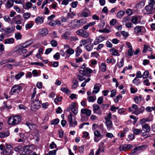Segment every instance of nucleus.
Instances as JSON below:
<instances>
[{
    "label": "nucleus",
    "mask_w": 155,
    "mask_h": 155,
    "mask_svg": "<svg viewBox=\"0 0 155 155\" xmlns=\"http://www.w3.org/2000/svg\"><path fill=\"white\" fill-rule=\"evenodd\" d=\"M36 88L35 87L33 90V92L31 97V101L32 102L31 104V108L32 111H35L39 109L41 106V102L40 101L39 97L40 94H37L36 98L35 97L36 93Z\"/></svg>",
    "instance_id": "1"
},
{
    "label": "nucleus",
    "mask_w": 155,
    "mask_h": 155,
    "mask_svg": "<svg viewBox=\"0 0 155 155\" xmlns=\"http://www.w3.org/2000/svg\"><path fill=\"white\" fill-rule=\"evenodd\" d=\"M87 23V19L82 18L80 20L75 19L68 24L69 26L72 28H79Z\"/></svg>",
    "instance_id": "2"
},
{
    "label": "nucleus",
    "mask_w": 155,
    "mask_h": 155,
    "mask_svg": "<svg viewBox=\"0 0 155 155\" xmlns=\"http://www.w3.org/2000/svg\"><path fill=\"white\" fill-rule=\"evenodd\" d=\"M21 120L20 116H15L9 118L8 120V123L9 125H15L17 124Z\"/></svg>",
    "instance_id": "3"
},
{
    "label": "nucleus",
    "mask_w": 155,
    "mask_h": 155,
    "mask_svg": "<svg viewBox=\"0 0 155 155\" xmlns=\"http://www.w3.org/2000/svg\"><path fill=\"white\" fill-rule=\"evenodd\" d=\"M77 34L84 38L88 37L89 36V33L83 29H79L76 31Z\"/></svg>",
    "instance_id": "4"
},
{
    "label": "nucleus",
    "mask_w": 155,
    "mask_h": 155,
    "mask_svg": "<svg viewBox=\"0 0 155 155\" xmlns=\"http://www.w3.org/2000/svg\"><path fill=\"white\" fill-rule=\"evenodd\" d=\"M13 153L12 146L6 144V148L3 151V154L5 155H11Z\"/></svg>",
    "instance_id": "5"
},
{
    "label": "nucleus",
    "mask_w": 155,
    "mask_h": 155,
    "mask_svg": "<svg viewBox=\"0 0 155 155\" xmlns=\"http://www.w3.org/2000/svg\"><path fill=\"white\" fill-rule=\"evenodd\" d=\"M22 89L21 87L18 84L14 85L11 90V92L13 93H18Z\"/></svg>",
    "instance_id": "6"
},
{
    "label": "nucleus",
    "mask_w": 155,
    "mask_h": 155,
    "mask_svg": "<svg viewBox=\"0 0 155 155\" xmlns=\"http://www.w3.org/2000/svg\"><path fill=\"white\" fill-rule=\"evenodd\" d=\"M30 146L29 145L25 146L23 147L22 155H28L30 152L29 148Z\"/></svg>",
    "instance_id": "7"
},
{
    "label": "nucleus",
    "mask_w": 155,
    "mask_h": 155,
    "mask_svg": "<svg viewBox=\"0 0 155 155\" xmlns=\"http://www.w3.org/2000/svg\"><path fill=\"white\" fill-rule=\"evenodd\" d=\"M13 19L15 23L17 25L21 24L22 20V19L20 15H18L15 16L13 18Z\"/></svg>",
    "instance_id": "8"
},
{
    "label": "nucleus",
    "mask_w": 155,
    "mask_h": 155,
    "mask_svg": "<svg viewBox=\"0 0 155 155\" xmlns=\"http://www.w3.org/2000/svg\"><path fill=\"white\" fill-rule=\"evenodd\" d=\"M101 85L100 83H97L95 84L94 85V90L92 93L93 94H96L99 91L100 87H101Z\"/></svg>",
    "instance_id": "9"
},
{
    "label": "nucleus",
    "mask_w": 155,
    "mask_h": 155,
    "mask_svg": "<svg viewBox=\"0 0 155 155\" xmlns=\"http://www.w3.org/2000/svg\"><path fill=\"white\" fill-rule=\"evenodd\" d=\"M143 147V146H140L134 148L131 150L130 153L131 155H137V154L138 151L141 150L142 149V148Z\"/></svg>",
    "instance_id": "10"
},
{
    "label": "nucleus",
    "mask_w": 155,
    "mask_h": 155,
    "mask_svg": "<svg viewBox=\"0 0 155 155\" xmlns=\"http://www.w3.org/2000/svg\"><path fill=\"white\" fill-rule=\"evenodd\" d=\"M2 29L4 31L5 33L6 34L12 33L14 32L15 30L14 26H12L10 28H7L4 30L3 29Z\"/></svg>",
    "instance_id": "11"
},
{
    "label": "nucleus",
    "mask_w": 155,
    "mask_h": 155,
    "mask_svg": "<svg viewBox=\"0 0 155 155\" xmlns=\"http://www.w3.org/2000/svg\"><path fill=\"white\" fill-rule=\"evenodd\" d=\"M154 7L151 5H147L145 7V9L147 12V14H150L153 13Z\"/></svg>",
    "instance_id": "12"
},
{
    "label": "nucleus",
    "mask_w": 155,
    "mask_h": 155,
    "mask_svg": "<svg viewBox=\"0 0 155 155\" xmlns=\"http://www.w3.org/2000/svg\"><path fill=\"white\" fill-rule=\"evenodd\" d=\"M105 123L108 130H110L113 129V124L111 120L105 121Z\"/></svg>",
    "instance_id": "13"
},
{
    "label": "nucleus",
    "mask_w": 155,
    "mask_h": 155,
    "mask_svg": "<svg viewBox=\"0 0 155 155\" xmlns=\"http://www.w3.org/2000/svg\"><path fill=\"white\" fill-rule=\"evenodd\" d=\"M25 124L31 130H33L37 127V126L35 124H32L28 121H26Z\"/></svg>",
    "instance_id": "14"
},
{
    "label": "nucleus",
    "mask_w": 155,
    "mask_h": 155,
    "mask_svg": "<svg viewBox=\"0 0 155 155\" xmlns=\"http://www.w3.org/2000/svg\"><path fill=\"white\" fill-rule=\"evenodd\" d=\"M81 113L85 114L86 115L90 116L91 115V111L90 110L86 108H82L81 110Z\"/></svg>",
    "instance_id": "15"
},
{
    "label": "nucleus",
    "mask_w": 155,
    "mask_h": 155,
    "mask_svg": "<svg viewBox=\"0 0 155 155\" xmlns=\"http://www.w3.org/2000/svg\"><path fill=\"white\" fill-rule=\"evenodd\" d=\"M44 18L42 17L38 16L35 20V21L37 24H40L42 23L44 21Z\"/></svg>",
    "instance_id": "16"
},
{
    "label": "nucleus",
    "mask_w": 155,
    "mask_h": 155,
    "mask_svg": "<svg viewBox=\"0 0 155 155\" xmlns=\"http://www.w3.org/2000/svg\"><path fill=\"white\" fill-rule=\"evenodd\" d=\"M14 3L13 0H8L5 5L6 8L7 9L12 8L13 5Z\"/></svg>",
    "instance_id": "17"
},
{
    "label": "nucleus",
    "mask_w": 155,
    "mask_h": 155,
    "mask_svg": "<svg viewBox=\"0 0 155 155\" xmlns=\"http://www.w3.org/2000/svg\"><path fill=\"white\" fill-rule=\"evenodd\" d=\"M72 117L73 115L71 113H70L68 116V121L69 122L70 127H72L73 126L72 122Z\"/></svg>",
    "instance_id": "18"
},
{
    "label": "nucleus",
    "mask_w": 155,
    "mask_h": 155,
    "mask_svg": "<svg viewBox=\"0 0 155 155\" xmlns=\"http://www.w3.org/2000/svg\"><path fill=\"white\" fill-rule=\"evenodd\" d=\"M143 28V27L142 26H136L134 28V32L137 34V35H138V33L141 32L142 28Z\"/></svg>",
    "instance_id": "19"
},
{
    "label": "nucleus",
    "mask_w": 155,
    "mask_h": 155,
    "mask_svg": "<svg viewBox=\"0 0 155 155\" xmlns=\"http://www.w3.org/2000/svg\"><path fill=\"white\" fill-rule=\"evenodd\" d=\"M142 128L143 130L145 132H149L150 129V126L147 124H146L142 125Z\"/></svg>",
    "instance_id": "20"
},
{
    "label": "nucleus",
    "mask_w": 155,
    "mask_h": 155,
    "mask_svg": "<svg viewBox=\"0 0 155 155\" xmlns=\"http://www.w3.org/2000/svg\"><path fill=\"white\" fill-rule=\"evenodd\" d=\"M95 24V21H93L92 22H90L89 23L87 24V25H85L83 27V30L85 31V30H87L89 27H91Z\"/></svg>",
    "instance_id": "21"
},
{
    "label": "nucleus",
    "mask_w": 155,
    "mask_h": 155,
    "mask_svg": "<svg viewBox=\"0 0 155 155\" xmlns=\"http://www.w3.org/2000/svg\"><path fill=\"white\" fill-rule=\"evenodd\" d=\"M28 42V41H26L25 43V44H23V45H21L20 46V48H18V49L17 47H16L15 49V51H16L17 50L19 51L21 49H23L24 48H26L28 46H29L31 44V43H30L28 44L25 45L26 44H27Z\"/></svg>",
    "instance_id": "22"
},
{
    "label": "nucleus",
    "mask_w": 155,
    "mask_h": 155,
    "mask_svg": "<svg viewBox=\"0 0 155 155\" xmlns=\"http://www.w3.org/2000/svg\"><path fill=\"white\" fill-rule=\"evenodd\" d=\"M48 33V30L45 28H42L39 30V33L43 36H46Z\"/></svg>",
    "instance_id": "23"
},
{
    "label": "nucleus",
    "mask_w": 155,
    "mask_h": 155,
    "mask_svg": "<svg viewBox=\"0 0 155 155\" xmlns=\"http://www.w3.org/2000/svg\"><path fill=\"white\" fill-rule=\"evenodd\" d=\"M23 148V147H22V146H19L15 148L14 150L16 152H18L20 154L22 155Z\"/></svg>",
    "instance_id": "24"
},
{
    "label": "nucleus",
    "mask_w": 155,
    "mask_h": 155,
    "mask_svg": "<svg viewBox=\"0 0 155 155\" xmlns=\"http://www.w3.org/2000/svg\"><path fill=\"white\" fill-rule=\"evenodd\" d=\"M100 70L102 72H105L106 70V65L105 63H102L99 67Z\"/></svg>",
    "instance_id": "25"
},
{
    "label": "nucleus",
    "mask_w": 155,
    "mask_h": 155,
    "mask_svg": "<svg viewBox=\"0 0 155 155\" xmlns=\"http://www.w3.org/2000/svg\"><path fill=\"white\" fill-rule=\"evenodd\" d=\"M132 17L131 21L134 24L136 25L139 23L138 22L139 17L138 16H133Z\"/></svg>",
    "instance_id": "26"
},
{
    "label": "nucleus",
    "mask_w": 155,
    "mask_h": 155,
    "mask_svg": "<svg viewBox=\"0 0 155 155\" xmlns=\"http://www.w3.org/2000/svg\"><path fill=\"white\" fill-rule=\"evenodd\" d=\"M14 42V39L13 38H10L5 40L4 43L5 44H11Z\"/></svg>",
    "instance_id": "27"
},
{
    "label": "nucleus",
    "mask_w": 155,
    "mask_h": 155,
    "mask_svg": "<svg viewBox=\"0 0 155 155\" xmlns=\"http://www.w3.org/2000/svg\"><path fill=\"white\" fill-rule=\"evenodd\" d=\"M145 110V108L143 106H142L140 108L137 110V111H136V113H135V114L137 115H138L142 113Z\"/></svg>",
    "instance_id": "28"
},
{
    "label": "nucleus",
    "mask_w": 155,
    "mask_h": 155,
    "mask_svg": "<svg viewBox=\"0 0 155 155\" xmlns=\"http://www.w3.org/2000/svg\"><path fill=\"white\" fill-rule=\"evenodd\" d=\"M125 14V12L124 11H120L117 13V16L118 18L121 19Z\"/></svg>",
    "instance_id": "29"
},
{
    "label": "nucleus",
    "mask_w": 155,
    "mask_h": 155,
    "mask_svg": "<svg viewBox=\"0 0 155 155\" xmlns=\"http://www.w3.org/2000/svg\"><path fill=\"white\" fill-rule=\"evenodd\" d=\"M132 130L134 134L136 135L139 134L142 132V130H141L136 129L134 128H133L132 129Z\"/></svg>",
    "instance_id": "30"
},
{
    "label": "nucleus",
    "mask_w": 155,
    "mask_h": 155,
    "mask_svg": "<svg viewBox=\"0 0 155 155\" xmlns=\"http://www.w3.org/2000/svg\"><path fill=\"white\" fill-rule=\"evenodd\" d=\"M9 135V132L8 131L3 132L0 133V137L2 138H3L6 137L8 136Z\"/></svg>",
    "instance_id": "31"
},
{
    "label": "nucleus",
    "mask_w": 155,
    "mask_h": 155,
    "mask_svg": "<svg viewBox=\"0 0 155 155\" xmlns=\"http://www.w3.org/2000/svg\"><path fill=\"white\" fill-rule=\"evenodd\" d=\"M145 5V2L143 1H141L138 3L136 6L135 8H140L143 6Z\"/></svg>",
    "instance_id": "32"
},
{
    "label": "nucleus",
    "mask_w": 155,
    "mask_h": 155,
    "mask_svg": "<svg viewBox=\"0 0 155 155\" xmlns=\"http://www.w3.org/2000/svg\"><path fill=\"white\" fill-rule=\"evenodd\" d=\"M104 143H101L99 145L98 148L97 150L99 151L100 152H104V148L103 147Z\"/></svg>",
    "instance_id": "33"
},
{
    "label": "nucleus",
    "mask_w": 155,
    "mask_h": 155,
    "mask_svg": "<svg viewBox=\"0 0 155 155\" xmlns=\"http://www.w3.org/2000/svg\"><path fill=\"white\" fill-rule=\"evenodd\" d=\"M82 52V51L81 49L79 48V47H77L76 51L75 56L77 57L79 56Z\"/></svg>",
    "instance_id": "34"
},
{
    "label": "nucleus",
    "mask_w": 155,
    "mask_h": 155,
    "mask_svg": "<svg viewBox=\"0 0 155 155\" xmlns=\"http://www.w3.org/2000/svg\"><path fill=\"white\" fill-rule=\"evenodd\" d=\"M61 89V91L68 94H71V91L67 87H62Z\"/></svg>",
    "instance_id": "35"
},
{
    "label": "nucleus",
    "mask_w": 155,
    "mask_h": 155,
    "mask_svg": "<svg viewBox=\"0 0 155 155\" xmlns=\"http://www.w3.org/2000/svg\"><path fill=\"white\" fill-rule=\"evenodd\" d=\"M143 99L141 96L139 97H136L134 98V100L135 103L137 104H138L140 103L141 101H143Z\"/></svg>",
    "instance_id": "36"
},
{
    "label": "nucleus",
    "mask_w": 155,
    "mask_h": 155,
    "mask_svg": "<svg viewBox=\"0 0 155 155\" xmlns=\"http://www.w3.org/2000/svg\"><path fill=\"white\" fill-rule=\"evenodd\" d=\"M126 146L127 144L121 145L119 147V150L120 151H125L127 150L128 149Z\"/></svg>",
    "instance_id": "37"
},
{
    "label": "nucleus",
    "mask_w": 155,
    "mask_h": 155,
    "mask_svg": "<svg viewBox=\"0 0 155 155\" xmlns=\"http://www.w3.org/2000/svg\"><path fill=\"white\" fill-rule=\"evenodd\" d=\"M87 99L90 102H93L96 100V97L94 96H89L87 98Z\"/></svg>",
    "instance_id": "38"
},
{
    "label": "nucleus",
    "mask_w": 155,
    "mask_h": 155,
    "mask_svg": "<svg viewBox=\"0 0 155 155\" xmlns=\"http://www.w3.org/2000/svg\"><path fill=\"white\" fill-rule=\"evenodd\" d=\"M76 13L74 12L71 13L69 12L67 13V17L68 18H72L74 17L76 15Z\"/></svg>",
    "instance_id": "39"
},
{
    "label": "nucleus",
    "mask_w": 155,
    "mask_h": 155,
    "mask_svg": "<svg viewBox=\"0 0 155 155\" xmlns=\"http://www.w3.org/2000/svg\"><path fill=\"white\" fill-rule=\"evenodd\" d=\"M93 111L94 113H95L97 110H100V107L97 105L94 104L93 105Z\"/></svg>",
    "instance_id": "40"
},
{
    "label": "nucleus",
    "mask_w": 155,
    "mask_h": 155,
    "mask_svg": "<svg viewBox=\"0 0 155 155\" xmlns=\"http://www.w3.org/2000/svg\"><path fill=\"white\" fill-rule=\"evenodd\" d=\"M24 75V73L23 72H20L15 76V78L18 80L20 79Z\"/></svg>",
    "instance_id": "41"
},
{
    "label": "nucleus",
    "mask_w": 155,
    "mask_h": 155,
    "mask_svg": "<svg viewBox=\"0 0 155 155\" xmlns=\"http://www.w3.org/2000/svg\"><path fill=\"white\" fill-rule=\"evenodd\" d=\"M137 78L135 77L132 81L133 83L137 86L140 83V80H137Z\"/></svg>",
    "instance_id": "42"
},
{
    "label": "nucleus",
    "mask_w": 155,
    "mask_h": 155,
    "mask_svg": "<svg viewBox=\"0 0 155 155\" xmlns=\"http://www.w3.org/2000/svg\"><path fill=\"white\" fill-rule=\"evenodd\" d=\"M74 50L71 48H70L69 49H68L65 51V52L66 54H69L70 55H71L73 54L74 53Z\"/></svg>",
    "instance_id": "43"
},
{
    "label": "nucleus",
    "mask_w": 155,
    "mask_h": 155,
    "mask_svg": "<svg viewBox=\"0 0 155 155\" xmlns=\"http://www.w3.org/2000/svg\"><path fill=\"white\" fill-rule=\"evenodd\" d=\"M94 136L97 137H101V138L103 137V135H101L100 132L98 130H96L94 132Z\"/></svg>",
    "instance_id": "44"
},
{
    "label": "nucleus",
    "mask_w": 155,
    "mask_h": 155,
    "mask_svg": "<svg viewBox=\"0 0 155 155\" xmlns=\"http://www.w3.org/2000/svg\"><path fill=\"white\" fill-rule=\"evenodd\" d=\"M111 52H112V54L113 55H119L117 51L114 48H113L111 50Z\"/></svg>",
    "instance_id": "45"
},
{
    "label": "nucleus",
    "mask_w": 155,
    "mask_h": 155,
    "mask_svg": "<svg viewBox=\"0 0 155 155\" xmlns=\"http://www.w3.org/2000/svg\"><path fill=\"white\" fill-rule=\"evenodd\" d=\"M93 45L90 46L88 45H86L84 46V48L88 51H90L92 50L93 48Z\"/></svg>",
    "instance_id": "46"
},
{
    "label": "nucleus",
    "mask_w": 155,
    "mask_h": 155,
    "mask_svg": "<svg viewBox=\"0 0 155 155\" xmlns=\"http://www.w3.org/2000/svg\"><path fill=\"white\" fill-rule=\"evenodd\" d=\"M124 58H122L121 59L120 63L118 64H117L116 65V67L117 66L119 68H121L122 67H123V66L124 65Z\"/></svg>",
    "instance_id": "47"
},
{
    "label": "nucleus",
    "mask_w": 155,
    "mask_h": 155,
    "mask_svg": "<svg viewBox=\"0 0 155 155\" xmlns=\"http://www.w3.org/2000/svg\"><path fill=\"white\" fill-rule=\"evenodd\" d=\"M21 37L22 35L20 33L18 32L15 34V38L16 40H21Z\"/></svg>",
    "instance_id": "48"
},
{
    "label": "nucleus",
    "mask_w": 155,
    "mask_h": 155,
    "mask_svg": "<svg viewBox=\"0 0 155 155\" xmlns=\"http://www.w3.org/2000/svg\"><path fill=\"white\" fill-rule=\"evenodd\" d=\"M104 37L100 35L96 38V40H97L99 42H101L104 40Z\"/></svg>",
    "instance_id": "49"
},
{
    "label": "nucleus",
    "mask_w": 155,
    "mask_h": 155,
    "mask_svg": "<svg viewBox=\"0 0 155 155\" xmlns=\"http://www.w3.org/2000/svg\"><path fill=\"white\" fill-rule=\"evenodd\" d=\"M149 74V72L147 70L145 71L143 75V79H145L148 77Z\"/></svg>",
    "instance_id": "50"
},
{
    "label": "nucleus",
    "mask_w": 155,
    "mask_h": 155,
    "mask_svg": "<svg viewBox=\"0 0 155 155\" xmlns=\"http://www.w3.org/2000/svg\"><path fill=\"white\" fill-rule=\"evenodd\" d=\"M134 51L132 48H130L128 50L127 55L129 56H132L134 55Z\"/></svg>",
    "instance_id": "51"
},
{
    "label": "nucleus",
    "mask_w": 155,
    "mask_h": 155,
    "mask_svg": "<svg viewBox=\"0 0 155 155\" xmlns=\"http://www.w3.org/2000/svg\"><path fill=\"white\" fill-rule=\"evenodd\" d=\"M149 5L155 7V1L154 0H149Z\"/></svg>",
    "instance_id": "52"
},
{
    "label": "nucleus",
    "mask_w": 155,
    "mask_h": 155,
    "mask_svg": "<svg viewBox=\"0 0 155 155\" xmlns=\"http://www.w3.org/2000/svg\"><path fill=\"white\" fill-rule=\"evenodd\" d=\"M59 120L58 119L56 118L51 121V124H52L56 125L59 122Z\"/></svg>",
    "instance_id": "53"
},
{
    "label": "nucleus",
    "mask_w": 155,
    "mask_h": 155,
    "mask_svg": "<svg viewBox=\"0 0 155 155\" xmlns=\"http://www.w3.org/2000/svg\"><path fill=\"white\" fill-rule=\"evenodd\" d=\"M78 79L80 81H82L84 80L85 79V78L84 77V76L82 75H80L79 74H78L77 75Z\"/></svg>",
    "instance_id": "54"
},
{
    "label": "nucleus",
    "mask_w": 155,
    "mask_h": 155,
    "mask_svg": "<svg viewBox=\"0 0 155 155\" xmlns=\"http://www.w3.org/2000/svg\"><path fill=\"white\" fill-rule=\"evenodd\" d=\"M50 43L52 47H56L57 45V41L54 40L51 41Z\"/></svg>",
    "instance_id": "55"
},
{
    "label": "nucleus",
    "mask_w": 155,
    "mask_h": 155,
    "mask_svg": "<svg viewBox=\"0 0 155 155\" xmlns=\"http://www.w3.org/2000/svg\"><path fill=\"white\" fill-rule=\"evenodd\" d=\"M60 53L59 52H57L53 55V58L56 60H58L60 59Z\"/></svg>",
    "instance_id": "56"
},
{
    "label": "nucleus",
    "mask_w": 155,
    "mask_h": 155,
    "mask_svg": "<svg viewBox=\"0 0 155 155\" xmlns=\"http://www.w3.org/2000/svg\"><path fill=\"white\" fill-rule=\"evenodd\" d=\"M103 98L102 97H99L97 100V103L98 104H101L102 103Z\"/></svg>",
    "instance_id": "57"
},
{
    "label": "nucleus",
    "mask_w": 155,
    "mask_h": 155,
    "mask_svg": "<svg viewBox=\"0 0 155 155\" xmlns=\"http://www.w3.org/2000/svg\"><path fill=\"white\" fill-rule=\"evenodd\" d=\"M111 114L110 113L107 115L106 117H105V121L111 120Z\"/></svg>",
    "instance_id": "58"
},
{
    "label": "nucleus",
    "mask_w": 155,
    "mask_h": 155,
    "mask_svg": "<svg viewBox=\"0 0 155 155\" xmlns=\"http://www.w3.org/2000/svg\"><path fill=\"white\" fill-rule=\"evenodd\" d=\"M85 74H89L91 73L92 71L90 68H86V69H85Z\"/></svg>",
    "instance_id": "59"
},
{
    "label": "nucleus",
    "mask_w": 155,
    "mask_h": 155,
    "mask_svg": "<svg viewBox=\"0 0 155 155\" xmlns=\"http://www.w3.org/2000/svg\"><path fill=\"white\" fill-rule=\"evenodd\" d=\"M149 79H147L144 80L143 83L144 85H145L146 86H149L150 85V83L149 82Z\"/></svg>",
    "instance_id": "60"
},
{
    "label": "nucleus",
    "mask_w": 155,
    "mask_h": 155,
    "mask_svg": "<svg viewBox=\"0 0 155 155\" xmlns=\"http://www.w3.org/2000/svg\"><path fill=\"white\" fill-rule=\"evenodd\" d=\"M126 13L129 16L133 14V12L131 9H128L126 12Z\"/></svg>",
    "instance_id": "61"
},
{
    "label": "nucleus",
    "mask_w": 155,
    "mask_h": 155,
    "mask_svg": "<svg viewBox=\"0 0 155 155\" xmlns=\"http://www.w3.org/2000/svg\"><path fill=\"white\" fill-rule=\"evenodd\" d=\"M23 16L25 18L27 19L30 17V14L28 13H25L24 14Z\"/></svg>",
    "instance_id": "62"
},
{
    "label": "nucleus",
    "mask_w": 155,
    "mask_h": 155,
    "mask_svg": "<svg viewBox=\"0 0 155 155\" xmlns=\"http://www.w3.org/2000/svg\"><path fill=\"white\" fill-rule=\"evenodd\" d=\"M142 77H143V75H142L141 72L140 71H138L137 72L136 78H141Z\"/></svg>",
    "instance_id": "63"
},
{
    "label": "nucleus",
    "mask_w": 155,
    "mask_h": 155,
    "mask_svg": "<svg viewBox=\"0 0 155 155\" xmlns=\"http://www.w3.org/2000/svg\"><path fill=\"white\" fill-rule=\"evenodd\" d=\"M76 104L75 102H72L71 103L69 107V108H71V110H72L74 108L76 107Z\"/></svg>",
    "instance_id": "64"
}]
</instances>
